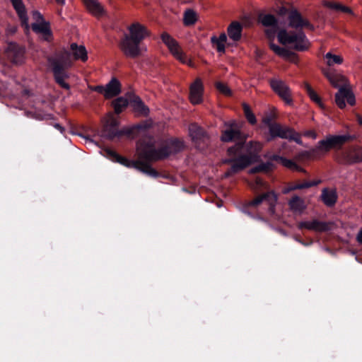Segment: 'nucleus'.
Masks as SVG:
<instances>
[{"label": "nucleus", "instance_id": "nucleus-18", "mask_svg": "<svg viewBox=\"0 0 362 362\" xmlns=\"http://www.w3.org/2000/svg\"><path fill=\"white\" fill-rule=\"evenodd\" d=\"M203 86L200 79H197L190 87L189 99L192 103L198 104L202 102Z\"/></svg>", "mask_w": 362, "mask_h": 362}, {"label": "nucleus", "instance_id": "nucleus-46", "mask_svg": "<svg viewBox=\"0 0 362 362\" xmlns=\"http://www.w3.org/2000/svg\"><path fill=\"white\" fill-rule=\"evenodd\" d=\"M93 90L100 93H102L105 95V86H95L93 88Z\"/></svg>", "mask_w": 362, "mask_h": 362}, {"label": "nucleus", "instance_id": "nucleus-30", "mask_svg": "<svg viewBox=\"0 0 362 362\" xmlns=\"http://www.w3.org/2000/svg\"><path fill=\"white\" fill-rule=\"evenodd\" d=\"M305 88L310 98L316 104H317L320 108L325 109V104L322 102L321 98L318 96L316 92L311 88V86L309 84L306 83L305 85Z\"/></svg>", "mask_w": 362, "mask_h": 362}, {"label": "nucleus", "instance_id": "nucleus-23", "mask_svg": "<svg viewBox=\"0 0 362 362\" xmlns=\"http://www.w3.org/2000/svg\"><path fill=\"white\" fill-rule=\"evenodd\" d=\"M345 159L349 163L362 162V151L356 147H351L346 152Z\"/></svg>", "mask_w": 362, "mask_h": 362}, {"label": "nucleus", "instance_id": "nucleus-47", "mask_svg": "<svg viewBox=\"0 0 362 362\" xmlns=\"http://www.w3.org/2000/svg\"><path fill=\"white\" fill-rule=\"evenodd\" d=\"M216 40H218V41H221L226 43V40H227V36L225 33H222L220 35V36L218 37H216Z\"/></svg>", "mask_w": 362, "mask_h": 362}, {"label": "nucleus", "instance_id": "nucleus-16", "mask_svg": "<svg viewBox=\"0 0 362 362\" xmlns=\"http://www.w3.org/2000/svg\"><path fill=\"white\" fill-rule=\"evenodd\" d=\"M70 49L71 54L66 52L62 53L60 56L68 54L71 62V57L74 60H81L82 62H86L88 59V53L83 45H78L76 43H72L70 45Z\"/></svg>", "mask_w": 362, "mask_h": 362}, {"label": "nucleus", "instance_id": "nucleus-28", "mask_svg": "<svg viewBox=\"0 0 362 362\" xmlns=\"http://www.w3.org/2000/svg\"><path fill=\"white\" fill-rule=\"evenodd\" d=\"M321 197L323 202L329 206H333L337 199V195L335 190H328L327 189H324L322 190Z\"/></svg>", "mask_w": 362, "mask_h": 362}, {"label": "nucleus", "instance_id": "nucleus-55", "mask_svg": "<svg viewBox=\"0 0 362 362\" xmlns=\"http://www.w3.org/2000/svg\"><path fill=\"white\" fill-rule=\"evenodd\" d=\"M58 4H64L65 0H56Z\"/></svg>", "mask_w": 362, "mask_h": 362}, {"label": "nucleus", "instance_id": "nucleus-14", "mask_svg": "<svg viewBox=\"0 0 362 362\" xmlns=\"http://www.w3.org/2000/svg\"><path fill=\"white\" fill-rule=\"evenodd\" d=\"M267 202L269 205V211L271 214H274L275 206L277 202V195L273 192H268L265 194L257 197L248 203L249 206H256L262 203Z\"/></svg>", "mask_w": 362, "mask_h": 362}, {"label": "nucleus", "instance_id": "nucleus-48", "mask_svg": "<svg viewBox=\"0 0 362 362\" xmlns=\"http://www.w3.org/2000/svg\"><path fill=\"white\" fill-rule=\"evenodd\" d=\"M356 239L360 244H362V228L360 229L357 235Z\"/></svg>", "mask_w": 362, "mask_h": 362}, {"label": "nucleus", "instance_id": "nucleus-36", "mask_svg": "<svg viewBox=\"0 0 362 362\" xmlns=\"http://www.w3.org/2000/svg\"><path fill=\"white\" fill-rule=\"evenodd\" d=\"M244 112L246 118L247 119L248 122L252 124L256 123V118L255 115L250 110L249 106L245 105H244Z\"/></svg>", "mask_w": 362, "mask_h": 362}, {"label": "nucleus", "instance_id": "nucleus-21", "mask_svg": "<svg viewBox=\"0 0 362 362\" xmlns=\"http://www.w3.org/2000/svg\"><path fill=\"white\" fill-rule=\"evenodd\" d=\"M105 98H111L117 95L121 92V85L119 81L117 78H112L105 86Z\"/></svg>", "mask_w": 362, "mask_h": 362}, {"label": "nucleus", "instance_id": "nucleus-41", "mask_svg": "<svg viewBox=\"0 0 362 362\" xmlns=\"http://www.w3.org/2000/svg\"><path fill=\"white\" fill-rule=\"evenodd\" d=\"M289 140H292L296 141L297 144L303 145V141L300 139V136L298 133L295 132L293 130V133L291 134V136L290 137Z\"/></svg>", "mask_w": 362, "mask_h": 362}, {"label": "nucleus", "instance_id": "nucleus-3", "mask_svg": "<svg viewBox=\"0 0 362 362\" xmlns=\"http://www.w3.org/2000/svg\"><path fill=\"white\" fill-rule=\"evenodd\" d=\"M184 143L177 139L167 141L159 149H156V146L150 139L148 142H139L137 149L141 156L148 160H156L164 158L171 154L176 153L184 148Z\"/></svg>", "mask_w": 362, "mask_h": 362}, {"label": "nucleus", "instance_id": "nucleus-13", "mask_svg": "<svg viewBox=\"0 0 362 362\" xmlns=\"http://www.w3.org/2000/svg\"><path fill=\"white\" fill-rule=\"evenodd\" d=\"M263 121L265 124H269V131L271 138H269L267 139L268 141H270L274 137H279L289 140L290 137L291 136V134L294 130L293 129L286 126H281L275 123H269L270 120L267 118L264 119Z\"/></svg>", "mask_w": 362, "mask_h": 362}, {"label": "nucleus", "instance_id": "nucleus-26", "mask_svg": "<svg viewBox=\"0 0 362 362\" xmlns=\"http://www.w3.org/2000/svg\"><path fill=\"white\" fill-rule=\"evenodd\" d=\"M288 205L291 211L295 213L301 214L306 208L303 199L298 196H294L289 202Z\"/></svg>", "mask_w": 362, "mask_h": 362}, {"label": "nucleus", "instance_id": "nucleus-17", "mask_svg": "<svg viewBox=\"0 0 362 362\" xmlns=\"http://www.w3.org/2000/svg\"><path fill=\"white\" fill-rule=\"evenodd\" d=\"M33 31L40 35V37L46 41H50L52 38V34L50 30L49 24L46 21L41 23H33L32 24Z\"/></svg>", "mask_w": 362, "mask_h": 362}, {"label": "nucleus", "instance_id": "nucleus-20", "mask_svg": "<svg viewBox=\"0 0 362 362\" xmlns=\"http://www.w3.org/2000/svg\"><path fill=\"white\" fill-rule=\"evenodd\" d=\"M12 4L16 9L21 21L22 25L25 27V29L28 31L29 30V23L28 18L26 14V11L25 9V6L21 0H11Z\"/></svg>", "mask_w": 362, "mask_h": 362}, {"label": "nucleus", "instance_id": "nucleus-2", "mask_svg": "<svg viewBox=\"0 0 362 362\" xmlns=\"http://www.w3.org/2000/svg\"><path fill=\"white\" fill-rule=\"evenodd\" d=\"M258 19L262 25L267 28L265 34L269 40L271 49L279 57L288 59L291 52L288 49L274 44L276 35L279 43L291 49L297 51H305L308 49L310 42L303 32H288L286 29H281L276 35L278 21L274 15L262 13L259 15Z\"/></svg>", "mask_w": 362, "mask_h": 362}, {"label": "nucleus", "instance_id": "nucleus-44", "mask_svg": "<svg viewBox=\"0 0 362 362\" xmlns=\"http://www.w3.org/2000/svg\"><path fill=\"white\" fill-rule=\"evenodd\" d=\"M337 3L338 2H334V1H325L323 3V4L326 7L335 11L336 8H337Z\"/></svg>", "mask_w": 362, "mask_h": 362}, {"label": "nucleus", "instance_id": "nucleus-42", "mask_svg": "<svg viewBox=\"0 0 362 362\" xmlns=\"http://www.w3.org/2000/svg\"><path fill=\"white\" fill-rule=\"evenodd\" d=\"M33 18L35 21V23H41L45 21L42 14L37 11H33Z\"/></svg>", "mask_w": 362, "mask_h": 362}, {"label": "nucleus", "instance_id": "nucleus-7", "mask_svg": "<svg viewBox=\"0 0 362 362\" xmlns=\"http://www.w3.org/2000/svg\"><path fill=\"white\" fill-rule=\"evenodd\" d=\"M108 154L112 158V159H114V160L127 168L136 169L137 170L151 177H156L158 176V173L149 165L138 161L129 160L112 151H108Z\"/></svg>", "mask_w": 362, "mask_h": 362}, {"label": "nucleus", "instance_id": "nucleus-37", "mask_svg": "<svg viewBox=\"0 0 362 362\" xmlns=\"http://www.w3.org/2000/svg\"><path fill=\"white\" fill-rule=\"evenodd\" d=\"M216 87L218 89V90L223 93L225 95H231V90L224 83H222L221 82H217L216 84Z\"/></svg>", "mask_w": 362, "mask_h": 362}, {"label": "nucleus", "instance_id": "nucleus-4", "mask_svg": "<svg viewBox=\"0 0 362 362\" xmlns=\"http://www.w3.org/2000/svg\"><path fill=\"white\" fill-rule=\"evenodd\" d=\"M325 75L334 87L339 88L335 94V103L340 109L346 107L345 100L350 105H355V95L347 85L346 79L344 76L332 70L325 71Z\"/></svg>", "mask_w": 362, "mask_h": 362}, {"label": "nucleus", "instance_id": "nucleus-34", "mask_svg": "<svg viewBox=\"0 0 362 362\" xmlns=\"http://www.w3.org/2000/svg\"><path fill=\"white\" fill-rule=\"evenodd\" d=\"M272 164L270 162L262 163L250 170V173H255L257 172L268 171L271 169Z\"/></svg>", "mask_w": 362, "mask_h": 362}, {"label": "nucleus", "instance_id": "nucleus-31", "mask_svg": "<svg viewBox=\"0 0 362 362\" xmlns=\"http://www.w3.org/2000/svg\"><path fill=\"white\" fill-rule=\"evenodd\" d=\"M327 64L328 66H334V64H341L343 62V58L340 55L333 54L331 52H327L325 56Z\"/></svg>", "mask_w": 362, "mask_h": 362}, {"label": "nucleus", "instance_id": "nucleus-38", "mask_svg": "<svg viewBox=\"0 0 362 362\" xmlns=\"http://www.w3.org/2000/svg\"><path fill=\"white\" fill-rule=\"evenodd\" d=\"M211 42L216 47L217 51L221 53L225 52V43L216 40V37L214 36L211 37Z\"/></svg>", "mask_w": 362, "mask_h": 362}, {"label": "nucleus", "instance_id": "nucleus-15", "mask_svg": "<svg viewBox=\"0 0 362 362\" xmlns=\"http://www.w3.org/2000/svg\"><path fill=\"white\" fill-rule=\"evenodd\" d=\"M128 31L129 33L126 34L125 36L141 42L149 34L145 26L137 22L129 25Z\"/></svg>", "mask_w": 362, "mask_h": 362}, {"label": "nucleus", "instance_id": "nucleus-9", "mask_svg": "<svg viewBox=\"0 0 362 362\" xmlns=\"http://www.w3.org/2000/svg\"><path fill=\"white\" fill-rule=\"evenodd\" d=\"M161 38L165 45L168 47L169 51L173 56L181 63L187 64L189 66H193V64L190 59H189L185 53L182 51L177 42L173 39L168 33H163Z\"/></svg>", "mask_w": 362, "mask_h": 362}, {"label": "nucleus", "instance_id": "nucleus-29", "mask_svg": "<svg viewBox=\"0 0 362 362\" xmlns=\"http://www.w3.org/2000/svg\"><path fill=\"white\" fill-rule=\"evenodd\" d=\"M198 14L193 9L189 8L185 10L183 14V23L186 26H190L197 21Z\"/></svg>", "mask_w": 362, "mask_h": 362}, {"label": "nucleus", "instance_id": "nucleus-45", "mask_svg": "<svg viewBox=\"0 0 362 362\" xmlns=\"http://www.w3.org/2000/svg\"><path fill=\"white\" fill-rule=\"evenodd\" d=\"M304 136L310 137L313 139H315L317 138V134L315 131L309 130L304 132Z\"/></svg>", "mask_w": 362, "mask_h": 362}, {"label": "nucleus", "instance_id": "nucleus-52", "mask_svg": "<svg viewBox=\"0 0 362 362\" xmlns=\"http://www.w3.org/2000/svg\"><path fill=\"white\" fill-rule=\"evenodd\" d=\"M54 127H55L57 129L59 130L61 132H63V131H64V128H63L60 124H56L54 125Z\"/></svg>", "mask_w": 362, "mask_h": 362}, {"label": "nucleus", "instance_id": "nucleus-58", "mask_svg": "<svg viewBox=\"0 0 362 362\" xmlns=\"http://www.w3.org/2000/svg\"><path fill=\"white\" fill-rule=\"evenodd\" d=\"M89 143H92L91 140L87 139Z\"/></svg>", "mask_w": 362, "mask_h": 362}, {"label": "nucleus", "instance_id": "nucleus-54", "mask_svg": "<svg viewBox=\"0 0 362 362\" xmlns=\"http://www.w3.org/2000/svg\"><path fill=\"white\" fill-rule=\"evenodd\" d=\"M11 60L14 62V63H18L21 61V59H11Z\"/></svg>", "mask_w": 362, "mask_h": 362}, {"label": "nucleus", "instance_id": "nucleus-19", "mask_svg": "<svg viewBox=\"0 0 362 362\" xmlns=\"http://www.w3.org/2000/svg\"><path fill=\"white\" fill-rule=\"evenodd\" d=\"M118 125L117 120L115 118L114 115L110 114L108 116V119L106 122L105 126V130L104 134L105 136L112 139L121 134L120 132L117 131L116 129V127Z\"/></svg>", "mask_w": 362, "mask_h": 362}, {"label": "nucleus", "instance_id": "nucleus-1", "mask_svg": "<svg viewBox=\"0 0 362 362\" xmlns=\"http://www.w3.org/2000/svg\"><path fill=\"white\" fill-rule=\"evenodd\" d=\"M226 129L222 131L221 139L223 142L235 141V145L228 149V154L231 157L225 163H233L230 170L225 176L228 177L244 169L247 166L259 161V152L262 148L261 143L250 141L245 144L246 136L240 132V126L235 121L225 123Z\"/></svg>", "mask_w": 362, "mask_h": 362}, {"label": "nucleus", "instance_id": "nucleus-22", "mask_svg": "<svg viewBox=\"0 0 362 362\" xmlns=\"http://www.w3.org/2000/svg\"><path fill=\"white\" fill-rule=\"evenodd\" d=\"M83 2L87 9L93 15L100 16L104 13L103 6L98 0H83Z\"/></svg>", "mask_w": 362, "mask_h": 362}, {"label": "nucleus", "instance_id": "nucleus-25", "mask_svg": "<svg viewBox=\"0 0 362 362\" xmlns=\"http://www.w3.org/2000/svg\"><path fill=\"white\" fill-rule=\"evenodd\" d=\"M189 134L192 140L196 142L204 139L206 136L204 129L196 124H192L189 125Z\"/></svg>", "mask_w": 362, "mask_h": 362}, {"label": "nucleus", "instance_id": "nucleus-33", "mask_svg": "<svg viewBox=\"0 0 362 362\" xmlns=\"http://www.w3.org/2000/svg\"><path fill=\"white\" fill-rule=\"evenodd\" d=\"M281 163L291 170H295L298 171H302L303 169L299 167L298 165H296L293 160L286 159L285 158H281Z\"/></svg>", "mask_w": 362, "mask_h": 362}, {"label": "nucleus", "instance_id": "nucleus-43", "mask_svg": "<svg viewBox=\"0 0 362 362\" xmlns=\"http://www.w3.org/2000/svg\"><path fill=\"white\" fill-rule=\"evenodd\" d=\"M264 185H265V184L263 182V180L261 178L257 177L255 179V183L254 185H252V187L255 189H258L259 188H260L262 187H264Z\"/></svg>", "mask_w": 362, "mask_h": 362}, {"label": "nucleus", "instance_id": "nucleus-39", "mask_svg": "<svg viewBox=\"0 0 362 362\" xmlns=\"http://www.w3.org/2000/svg\"><path fill=\"white\" fill-rule=\"evenodd\" d=\"M313 148H311L310 151H304L298 153V155L296 156V158L298 160L303 159V158H309L312 155H320L319 152H313Z\"/></svg>", "mask_w": 362, "mask_h": 362}, {"label": "nucleus", "instance_id": "nucleus-53", "mask_svg": "<svg viewBox=\"0 0 362 362\" xmlns=\"http://www.w3.org/2000/svg\"><path fill=\"white\" fill-rule=\"evenodd\" d=\"M291 190H292V189H291V187H290V188H286V189H283V193H284V194H287V193H288Z\"/></svg>", "mask_w": 362, "mask_h": 362}, {"label": "nucleus", "instance_id": "nucleus-10", "mask_svg": "<svg viewBox=\"0 0 362 362\" xmlns=\"http://www.w3.org/2000/svg\"><path fill=\"white\" fill-rule=\"evenodd\" d=\"M300 229H307L317 233H322L332 230L335 224L331 221H322L317 219L300 221L298 225Z\"/></svg>", "mask_w": 362, "mask_h": 362}, {"label": "nucleus", "instance_id": "nucleus-57", "mask_svg": "<svg viewBox=\"0 0 362 362\" xmlns=\"http://www.w3.org/2000/svg\"><path fill=\"white\" fill-rule=\"evenodd\" d=\"M22 53H23V52H22L21 51H19V52H18V54L20 56V57H21Z\"/></svg>", "mask_w": 362, "mask_h": 362}, {"label": "nucleus", "instance_id": "nucleus-27", "mask_svg": "<svg viewBox=\"0 0 362 362\" xmlns=\"http://www.w3.org/2000/svg\"><path fill=\"white\" fill-rule=\"evenodd\" d=\"M132 106L134 111L143 116H147L149 113L148 107L141 101L139 98H135L132 102Z\"/></svg>", "mask_w": 362, "mask_h": 362}, {"label": "nucleus", "instance_id": "nucleus-6", "mask_svg": "<svg viewBox=\"0 0 362 362\" xmlns=\"http://www.w3.org/2000/svg\"><path fill=\"white\" fill-rule=\"evenodd\" d=\"M351 136L349 134L327 135L324 139L319 141L313 148V152H319L320 155L325 154L331 149H339Z\"/></svg>", "mask_w": 362, "mask_h": 362}, {"label": "nucleus", "instance_id": "nucleus-40", "mask_svg": "<svg viewBox=\"0 0 362 362\" xmlns=\"http://www.w3.org/2000/svg\"><path fill=\"white\" fill-rule=\"evenodd\" d=\"M335 11L354 15L352 10L349 7L346 6L339 2L337 3V8H336Z\"/></svg>", "mask_w": 362, "mask_h": 362}, {"label": "nucleus", "instance_id": "nucleus-49", "mask_svg": "<svg viewBox=\"0 0 362 362\" xmlns=\"http://www.w3.org/2000/svg\"><path fill=\"white\" fill-rule=\"evenodd\" d=\"M281 158H284V157L274 155L272 157V159L274 160L279 161L281 163Z\"/></svg>", "mask_w": 362, "mask_h": 362}, {"label": "nucleus", "instance_id": "nucleus-51", "mask_svg": "<svg viewBox=\"0 0 362 362\" xmlns=\"http://www.w3.org/2000/svg\"><path fill=\"white\" fill-rule=\"evenodd\" d=\"M356 118H357V121L359 123V124L362 126V116L358 115V114H357L356 115Z\"/></svg>", "mask_w": 362, "mask_h": 362}, {"label": "nucleus", "instance_id": "nucleus-56", "mask_svg": "<svg viewBox=\"0 0 362 362\" xmlns=\"http://www.w3.org/2000/svg\"><path fill=\"white\" fill-rule=\"evenodd\" d=\"M11 54H12V52H11V50H8V57H11Z\"/></svg>", "mask_w": 362, "mask_h": 362}, {"label": "nucleus", "instance_id": "nucleus-35", "mask_svg": "<svg viewBox=\"0 0 362 362\" xmlns=\"http://www.w3.org/2000/svg\"><path fill=\"white\" fill-rule=\"evenodd\" d=\"M320 183V180L317 181H312V182H305L301 184L295 185L291 187V189H300L304 188H308L313 186L317 185Z\"/></svg>", "mask_w": 362, "mask_h": 362}, {"label": "nucleus", "instance_id": "nucleus-50", "mask_svg": "<svg viewBox=\"0 0 362 362\" xmlns=\"http://www.w3.org/2000/svg\"><path fill=\"white\" fill-rule=\"evenodd\" d=\"M287 13V9L285 7H281L279 9V14L280 15H285Z\"/></svg>", "mask_w": 362, "mask_h": 362}, {"label": "nucleus", "instance_id": "nucleus-11", "mask_svg": "<svg viewBox=\"0 0 362 362\" xmlns=\"http://www.w3.org/2000/svg\"><path fill=\"white\" fill-rule=\"evenodd\" d=\"M270 86L272 90L285 102L287 105L293 103L291 90L288 86L282 80L274 78L270 80Z\"/></svg>", "mask_w": 362, "mask_h": 362}, {"label": "nucleus", "instance_id": "nucleus-5", "mask_svg": "<svg viewBox=\"0 0 362 362\" xmlns=\"http://www.w3.org/2000/svg\"><path fill=\"white\" fill-rule=\"evenodd\" d=\"M49 63L52 66L56 82L63 88L69 90L70 86L66 82L69 74L64 70L71 65V59L68 54L62 56L50 58Z\"/></svg>", "mask_w": 362, "mask_h": 362}, {"label": "nucleus", "instance_id": "nucleus-8", "mask_svg": "<svg viewBox=\"0 0 362 362\" xmlns=\"http://www.w3.org/2000/svg\"><path fill=\"white\" fill-rule=\"evenodd\" d=\"M119 47L124 55L131 58L137 57L147 50L141 42L132 40L125 35L120 42Z\"/></svg>", "mask_w": 362, "mask_h": 362}, {"label": "nucleus", "instance_id": "nucleus-32", "mask_svg": "<svg viewBox=\"0 0 362 362\" xmlns=\"http://www.w3.org/2000/svg\"><path fill=\"white\" fill-rule=\"evenodd\" d=\"M128 101L126 98L120 97L117 98L113 102V106L115 109V112L117 114H119L123 111V110L127 106Z\"/></svg>", "mask_w": 362, "mask_h": 362}, {"label": "nucleus", "instance_id": "nucleus-12", "mask_svg": "<svg viewBox=\"0 0 362 362\" xmlns=\"http://www.w3.org/2000/svg\"><path fill=\"white\" fill-rule=\"evenodd\" d=\"M288 21L289 27L296 30L308 28L313 30L314 26L310 23L308 19L304 18L296 8H291L288 11Z\"/></svg>", "mask_w": 362, "mask_h": 362}, {"label": "nucleus", "instance_id": "nucleus-24", "mask_svg": "<svg viewBox=\"0 0 362 362\" xmlns=\"http://www.w3.org/2000/svg\"><path fill=\"white\" fill-rule=\"evenodd\" d=\"M242 25L240 23L233 22L228 28V35L230 39L238 41L241 37Z\"/></svg>", "mask_w": 362, "mask_h": 362}]
</instances>
